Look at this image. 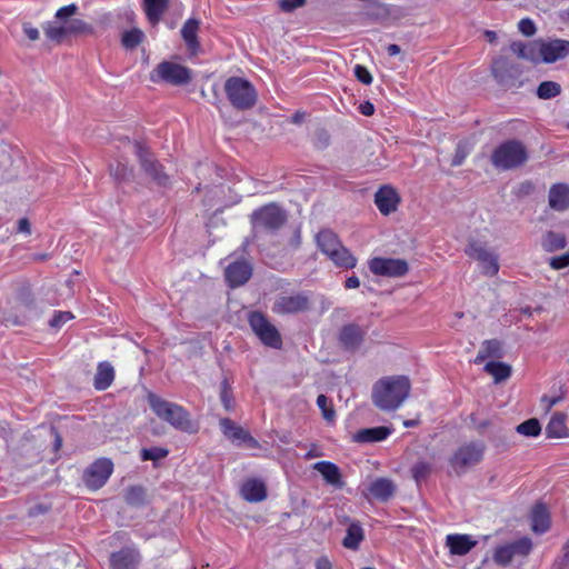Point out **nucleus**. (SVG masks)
<instances>
[{
  "instance_id": "obj_55",
  "label": "nucleus",
  "mask_w": 569,
  "mask_h": 569,
  "mask_svg": "<svg viewBox=\"0 0 569 569\" xmlns=\"http://www.w3.org/2000/svg\"><path fill=\"white\" fill-rule=\"evenodd\" d=\"M307 0H279V7L283 12H291L305 6Z\"/></svg>"
},
{
  "instance_id": "obj_28",
  "label": "nucleus",
  "mask_w": 569,
  "mask_h": 569,
  "mask_svg": "<svg viewBox=\"0 0 569 569\" xmlns=\"http://www.w3.org/2000/svg\"><path fill=\"white\" fill-rule=\"evenodd\" d=\"M549 207L556 211H565L569 208V186L558 182L550 187L548 196Z\"/></svg>"
},
{
  "instance_id": "obj_12",
  "label": "nucleus",
  "mask_w": 569,
  "mask_h": 569,
  "mask_svg": "<svg viewBox=\"0 0 569 569\" xmlns=\"http://www.w3.org/2000/svg\"><path fill=\"white\" fill-rule=\"evenodd\" d=\"M43 31L46 37L56 43H61L68 36L93 34L92 26L82 19H71L62 26L48 22L43 26Z\"/></svg>"
},
{
  "instance_id": "obj_44",
  "label": "nucleus",
  "mask_w": 569,
  "mask_h": 569,
  "mask_svg": "<svg viewBox=\"0 0 569 569\" xmlns=\"http://www.w3.org/2000/svg\"><path fill=\"white\" fill-rule=\"evenodd\" d=\"M508 545L511 549L513 557L515 556L527 557L532 550V541L528 537H522V538L515 540Z\"/></svg>"
},
{
  "instance_id": "obj_58",
  "label": "nucleus",
  "mask_w": 569,
  "mask_h": 569,
  "mask_svg": "<svg viewBox=\"0 0 569 569\" xmlns=\"http://www.w3.org/2000/svg\"><path fill=\"white\" fill-rule=\"evenodd\" d=\"M533 190H535L533 182L530 180H526V181H522L521 183H519V186L517 187L516 194L518 197H526V196L531 194L533 192Z\"/></svg>"
},
{
  "instance_id": "obj_31",
  "label": "nucleus",
  "mask_w": 569,
  "mask_h": 569,
  "mask_svg": "<svg viewBox=\"0 0 569 569\" xmlns=\"http://www.w3.org/2000/svg\"><path fill=\"white\" fill-rule=\"evenodd\" d=\"M551 520L548 508L538 502L531 510V530L535 533L542 535L550 529Z\"/></svg>"
},
{
  "instance_id": "obj_53",
  "label": "nucleus",
  "mask_w": 569,
  "mask_h": 569,
  "mask_svg": "<svg viewBox=\"0 0 569 569\" xmlns=\"http://www.w3.org/2000/svg\"><path fill=\"white\" fill-rule=\"evenodd\" d=\"M549 266L553 270H560L569 267V252H565L560 256H555L549 259Z\"/></svg>"
},
{
  "instance_id": "obj_7",
  "label": "nucleus",
  "mask_w": 569,
  "mask_h": 569,
  "mask_svg": "<svg viewBox=\"0 0 569 569\" xmlns=\"http://www.w3.org/2000/svg\"><path fill=\"white\" fill-rule=\"evenodd\" d=\"M38 310L37 299L31 284L26 281L17 291L16 306L12 311L3 315V322L7 326H24L30 313Z\"/></svg>"
},
{
  "instance_id": "obj_16",
  "label": "nucleus",
  "mask_w": 569,
  "mask_h": 569,
  "mask_svg": "<svg viewBox=\"0 0 569 569\" xmlns=\"http://www.w3.org/2000/svg\"><path fill=\"white\" fill-rule=\"evenodd\" d=\"M369 270L379 277L400 278L408 273L409 264L401 258L373 257L368 261Z\"/></svg>"
},
{
  "instance_id": "obj_1",
  "label": "nucleus",
  "mask_w": 569,
  "mask_h": 569,
  "mask_svg": "<svg viewBox=\"0 0 569 569\" xmlns=\"http://www.w3.org/2000/svg\"><path fill=\"white\" fill-rule=\"evenodd\" d=\"M410 391L411 382L407 376H388L375 382L371 399L378 409L395 411L406 401Z\"/></svg>"
},
{
  "instance_id": "obj_62",
  "label": "nucleus",
  "mask_w": 569,
  "mask_h": 569,
  "mask_svg": "<svg viewBox=\"0 0 569 569\" xmlns=\"http://www.w3.org/2000/svg\"><path fill=\"white\" fill-rule=\"evenodd\" d=\"M18 232H22V233H26V234H30L31 233V224H30V221H29L28 218H21L18 221Z\"/></svg>"
},
{
  "instance_id": "obj_23",
  "label": "nucleus",
  "mask_w": 569,
  "mask_h": 569,
  "mask_svg": "<svg viewBox=\"0 0 569 569\" xmlns=\"http://www.w3.org/2000/svg\"><path fill=\"white\" fill-rule=\"evenodd\" d=\"M140 562V553L133 547H124L110 556L111 569H137Z\"/></svg>"
},
{
  "instance_id": "obj_49",
  "label": "nucleus",
  "mask_w": 569,
  "mask_h": 569,
  "mask_svg": "<svg viewBox=\"0 0 569 569\" xmlns=\"http://www.w3.org/2000/svg\"><path fill=\"white\" fill-rule=\"evenodd\" d=\"M73 318L74 316L70 311H56L49 321V326L53 329H60L64 323Z\"/></svg>"
},
{
  "instance_id": "obj_29",
  "label": "nucleus",
  "mask_w": 569,
  "mask_h": 569,
  "mask_svg": "<svg viewBox=\"0 0 569 569\" xmlns=\"http://www.w3.org/2000/svg\"><path fill=\"white\" fill-rule=\"evenodd\" d=\"M200 21L194 18H189L181 28V36L186 42L187 49L190 54L194 56L200 49V42L198 39V31Z\"/></svg>"
},
{
  "instance_id": "obj_10",
  "label": "nucleus",
  "mask_w": 569,
  "mask_h": 569,
  "mask_svg": "<svg viewBox=\"0 0 569 569\" xmlns=\"http://www.w3.org/2000/svg\"><path fill=\"white\" fill-rule=\"evenodd\" d=\"M485 451L486 445L482 441L463 443L450 457V466L457 475L465 473L469 468L482 461Z\"/></svg>"
},
{
  "instance_id": "obj_47",
  "label": "nucleus",
  "mask_w": 569,
  "mask_h": 569,
  "mask_svg": "<svg viewBox=\"0 0 569 569\" xmlns=\"http://www.w3.org/2000/svg\"><path fill=\"white\" fill-rule=\"evenodd\" d=\"M431 463L427 461H418L411 469V473L417 483L426 480L431 473Z\"/></svg>"
},
{
  "instance_id": "obj_54",
  "label": "nucleus",
  "mask_w": 569,
  "mask_h": 569,
  "mask_svg": "<svg viewBox=\"0 0 569 569\" xmlns=\"http://www.w3.org/2000/svg\"><path fill=\"white\" fill-rule=\"evenodd\" d=\"M518 29L526 37H532L537 31L536 24L530 18L521 19Z\"/></svg>"
},
{
  "instance_id": "obj_26",
  "label": "nucleus",
  "mask_w": 569,
  "mask_h": 569,
  "mask_svg": "<svg viewBox=\"0 0 569 569\" xmlns=\"http://www.w3.org/2000/svg\"><path fill=\"white\" fill-rule=\"evenodd\" d=\"M313 469L322 476L328 485L337 489L343 488L345 481L342 480L341 471L336 463L322 460L316 462L313 465Z\"/></svg>"
},
{
  "instance_id": "obj_56",
  "label": "nucleus",
  "mask_w": 569,
  "mask_h": 569,
  "mask_svg": "<svg viewBox=\"0 0 569 569\" xmlns=\"http://www.w3.org/2000/svg\"><path fill=\"white\" fill-rule=\"evenodd\" d=\"M110 171H111V174H113L114 178L119 181L126 180L132 173V169L128 168L124 164H120V163L117 166L116 170H113L111 168Z\"/></svg>"
},
{
  "instance_id": "obj_11",
  "label": "nucleus",
  "mask_w": 569,
  "mask_h": 569,
  "mask_svg": "<svg viewBox=\"0 0 569 569\" xmlns=\"http://www.w3.org/2000/svg\"><path fill=\"white\" fill-rule=\"evenodd\" d=\"M248 323L259 340L267 347L280 349L282 338L278 329L269 321L267 316L258 310L248 315Z\"/></svg>"
},
{
  "instance_id": "obj_32",
  "label": "nucleus",
  "mask_w": 569,
  "mask_h": 569,
  "mask_svg": "<svg viewBox=\"0 0 569 569\" xmlns=\"http://www.w3.org/2000/svg\"><path fill=\"white\" fill-rule=\"evenodd\" d=\"M170 0H142V9L148 22L157 26L166 11L168 10Z\"/></svg>"
},
{
  "instance_id": "obj_37",
  "label": "nucleus",
  "mask_w": 569,
  "mask_h": 569,
  "mask_svg": "<svg viewBox=\"0 0 569 569\" xmlns=\"http://www.w3.org/2000/svg\"><path fill=\"white\" fill-rule=\"evenodd\" d=\"M567 238L563 233L547 231L541 238V247L546 252H555L565 249Z\"/></svg>"
},
{
  "instance_id": "obj_20",
  "label": "nucleus",
  "mask_w": 569,
  "mask_h": 569,
  "mask_svg": "<svg viewBox=\"0 0 569 569\" xmlns=\"http://www.w3.org/2000/svg\"><path fill=\"white\" fill-rule=\"evenodd\" d=\"M401 202L398 191L389 186H381L375 193V204L383 216L395 212Z\"/></svg>"
},
{
  "instance_id": "obj_50",
  "label": "nucleus",
  "mask_w": 569,
  "mask_h": 569,
  "mask_svg": "<svg viewBox=\"0 0 569 569\" xmlns=\"http://www.w3.org/2000/svg\"><path fill=\"white\" fill-rule=\"evenodd\" d=\"M561 551L562 556L553 560L550 569H569V539L563 543Z\"/></svg>"
},
{
  "instance_id": "obj_46",
  "label": "nucleus",
  "mask_w": 569,
  "mask_h": 569,
  "mask_svg": "<svg viewBox=\"0 0 569 569\" xmlns=\"http://www.w3.org/2000/svg\"><path fill=\"white\" fill-rule=\"evenodd\" d=\"M513 559L508 543L498 546L493 551V561L499 566H508Z\"/></svg>"
},
{
  "instance_id": "obj_39",
  "label": "nucleus",
  "mask_w": 569,
  "mask_h": 569,
  "mask_svg": "<svg viewBox=\"0 0 569 569\" xmlns=\"http://www.w3.org/2000/svg\"><path fill=\"white\" fill-rule=\"evenodd\" d=\"M144 40V33L139 28L126 30L121 36V44L127 50H133Z\"/></svg>"
},
{
  "instance_id": "obj_36",
  "label": "nucleus",
  "mask_w": 569,
  "mask_h": 569,
  "mask_svg": "<svg viewBox=\"0 0 569 569\" xmlns=\"http://www.w3.org/2000/svg\"><path fill=\"white\" fill-rule=\"evenodd\" d=\"M502 345L497 339L485 340L473 360L475 363L480 365L488 358H501Z\"/></svg>"
},
{
  "instance_id": "obj_61",
  "label": "nucleus",
  "mask_w": 569,
  "mask_h": 569,
  "mask_svg": "<svg viewBox=\"0 0 569 569\" xmlns=\"http://www.w3.org/2000/svg\"><path fill=\"white\" fill-rule=\"evenodd\" d=\"M358 109L361 114L367 117H370L375 113V106L370 101L360 103Z\"/></svg>"
},
{
  "instance_id": "obj_24",
  "label": "nucleus",
  "mask_w": 569,
  "mask_h": 569,
  "mask_svg": "<svg viewBox=\"0 0 569 569\" xmlns=\"http://www.w3.org/2000/svg\"><path fill=\"white\" fill-rule=\"evenodd\" d=\"M366 332L356 323L345 325L339 332V342L343 349L353 351L363 342Z\"/></svg>"
},
{
  "instance_id": "obj_41",
  "label": "nucleus",
  "mask_w": 569,
  "mask_h": 569,
  "mask_svg": "<svg viewBox=\"0 0 569 569\" xmlns=\"http://www.w3.org/2000/svg\"><path fill=\"white\" fill-rule=\"evenodd\" d=\"M220 401L227 411L234 409V398L230 380L224 377L220 382Z\"/></svg>"
},
{
  "instance_id": "obj_2",
  "label": "nucleus",
  "mask_w": 569,
  "mask_h": 569,
  "mask_svg": "<svg viewBox=\"0 0 569 569\" xmlns=\"http://www.w3.org/2000/svg\"><path fill=\"white\" fill-rule=\"evenodd\" d=\"M148 403L158 418L174 429L189 435L199 432L198 421L193 420L190 412L182 406L167 401L152 392L148 395Z\"/></svg>"
},
{
  "instance_id": "obj_8",
  "label": "nucleus",
  "mask_w": 569,
  "mask_h": 569,
  "mask_svg": "<svg viewBox=\"0 0 569 569\" xmlns=\"http://www.w3.org/2000/svg\"><path fill=\"white\" fill-rule=\"evenodd\" d=\"M256 231L277 232L287 222V213L277 203L271 202L256 209L250 216Z\"/></svg>"
},
{
  "instance_id": "obj_59",
  "label": "nucleus",
  "mask_w": 569,
  "mask_h": 569,
  "mask_svg": "<svg viewBox=\"0 0 569 569\" xmlns=\"http://www.w3.org/2000/svg\"><path fill=\"white\" fill-rule=\"evenodd\" d=\"M510 49L515 54L522 59L526 56L525 51L527 49V43L515 41L510 44Z\"/></svg>"
},
{
  "instance_id": "obj_38",
  "label": "nucleus",
  "mask_w": 569,
  "mask_h": 569,
  "mask_svg": "<svg viewBox=\"0 0 569 569\" xmlns=\"http://www.w3.org/2000/svg\"><path fill=\"white\" fill-rule=\"evenodd\" d=\"M485 371L492 376L495 383H500L510 378L511 366L500 361H489L485 365Z\"/></svg>"
},
{
  "instance_id": "obj_18",
  "label": "nucleus",
  "mask_w": 569,
  "mask_h": 569,
  "mask_svg": "<svg viewBox=\"0 0 569 569\" xmlns=\"http://www.w3.org/2000/svg\"><path fill=\"white\" fill-rule=\"evenodd\" d=\"M310 309L309 296L298 292L290 296H280L272 306V311L277 315H291L305 312Z\"/></svg>"
},
{
  "instance_id": "obj_63",
  "label": "nucleus",
  "mask_w": 569,
  "mask_h": 569,
  "mask_svg": "<svg viewBox=\"0 0 569 569\" xmlns=\"http://www.w3.org/2000/svg\"><path fill=\"white\" fill-rule=\"evenodd\" d=\"M316 569H333L328 557L322 556L316 560Z\"/></svg>"
},
{
  "instance_id": "obj_27",
  "label": "nucleus",
  "mask_w": 569,
  "mask_h": 569,
  "mask_svg": "<svg viewBox=\"0 0 569 569\" xmlns=\"http://www.w3.org/2000/svg\"><path fill=\"white\" fill-rule=\"evenodd\" d=\"M240 493L248 502H260L267 498V488L263 481L249 478L242 483Z\"/></svg>"
},
{
  "instance_id": "obj_3",
  "label": "nucleus",
  "mask_w": 569,
  "mask_h": 569,
  "mask_svg": "<svg viewBox=\"0 0 569 569\" xmlns=\"http://www.w3.org/2000/svg\"><path fill=\"white\" fill-rule=\"evenodd\" d=\"M529 153L522 141L509 139L499 143L490 156L492 166L498 170H512L522 167Z\"/></svg>"
},
{
  "instance_id": "obj_30",
  "label": "nucleus",
  "mask_w": 569,
  "mask_h": 569,
  "mask_svg": "<svg viewBox=\"0 0 569 569\" xmlns=\"http://www.w3.org/2000/svg\"><path fill=\"white\" fill-rule=\"evenodd\" d=\"M392 433V429L386 426L363 428L353 435V440L359 443H375L386 440Z\"/></svg>"
},
{
  "instance_id": "obj_60",
  "label": "nucleus",
  "mask_w": 569,
  "mask_h": 569,
  "mask_svg": "<svg viewBox=\"0 0 569 569\" xmlns=\"http://www.w3.org/2000/svg\"><path fill=\"white\" fill-rule=\"evenodd\" d=\"M23 32L26 37L31 41L39 39V30L36 27H32L30 23H26L23 26Z\"/></svg>"
},
{
  "instance_id": "obj_57",
  "label": "nucleus",
  "mask_w": 569,
  "mask_h": 569,
  "mask_svg": "<svg viewBox=\"0 0 569 569\" xmlns=\"http://www.w3.org/2000/svg\"><path fill=\"white\" fill-rule=\"evenodd\" d=\"M526 56L522 59L537 61L539 56V42H530L527 43V49L525 51Z\"/></svg>"
},
{
  "instance_id": "obj_42",
  "label": "nucleus",
  "mask_w": 569,
  "mask_h": 569,
  "mask_svg": "<svg viewBox=\"0 0 569 569\" xmlns=\"http://www.w3.org/2000/svg\"><path fill=\"white\" fill-rule=\"evenodd\" d=\"M124 500L130 506H142L146 500V491L140 486H131L126 490Z\"/></svg>"
},
{
  "instance_id": "obj_35",
  "label": "nucleus",
  "mask_w": 569,
  "mask_h": 569,
  "mask_svg": "<svg viewBox=\"0 0 569 569\" xmlns=\"http://www.w3.org/2000/svg\"><path fill=\"white\" fill-rule=\"evenodd\" d=\"M365 540V531L359 522H351L347 530L346 536L342 539V546L349 550H358L361 542Z\"/></svg>"
},
{
  "instance_id": "obj_22",
  "label": "nucleus",
  "mask_w": 569,
  "mask_h": 569,
  "mask_svg": "<svg viewBox=\"0 0 569 569\" xmlns=\"http://www.w3.org/2000/svg\"><path fill=\"white\" fill-rule=\"evenodd\" d=\"M252 274V268L249 262L244 260H237L231 262L224 271V277L230 288H237L244 284Z\"/></svg>"
},
{
  "instance_id": "obj_52",
  "label": "nucleus",
  "mask_w": 569,
  "mask_h": 569,
  "mask_svg": "<svg viewBox=\"0 0 569 569\" xmlns=\"http://www.w3.org/2000/svg\"><path fill=\"white\" fill-rule=\"evenodd\" d=\"M355 76H356L357 80L363 84L369 86L372 83L373 78H372L370 71L368 70V68L365 66L357 64L355 67Z\"/></svg>"
},
{
  "instance_id": "obj_40",
  "label": "nucleus",
  "mask_w": 569,
  "mask_h": 569,
  "mask_svg": "<svg viewBox=\"0 0 569 569\" xmlns=\"http://www.w3.org/2000/svg\"><path fill=\"white\" fill-rule=\"evenodd\" d=\"M562 89L560 83L551 80L542 81L537 88V97L542 100H548L558 97Z\"/></svg>"
},
{
  "instance_id": "obj_5",
  "label": "nucleus",
  "mask_w": 569,
  "mask_h": 569,
  "mask_svg": "<svg viewBox=\"0 0 569 569\" xmlns=\"http://www.w3.org/2000/svg\"><path fill=\"white\" fill-rule=\"evenodd\" d=\"M224 92L230 104L239 111L252 109L258 100L254 86L242 77H230L224 82Z\"/></svg>"
},
{
  "instance_id": "obj_6",
  "label": "nucleus",
  "mask_w": 569,
  "mask_h": 569,
  "mask_svg": "<svg viewBox=\"0 0 569 569\" xmlns=\"http://www.w3.org/2000/svg\"><path fill=\"white\" fill-rule=\"evenodd\" d=\"M490 72L497 84L506 90L519 89L525 84L522 66L508 57H496L491 62Z\"/></svg>"
},
{
  "instance_id": "obj_13",
  "label": "nucleus",
  "mask_w": 569,
  "mask_h": 569,
  "mask_svg": "<svg viewBox=\"0 0 569 569\" xmlns=\"http://www.w3.org/2000/svg\"><path fill=\"white\" fill-rule=\"evenodd\" d=\"M113 472V462L109 458H98L83 471L82 480L90 490L102 488Z\"/></svg>"
},
{
  "instance_id": "obj_9",
  "label": "nucleus",
  "mask_w": 569,
  "mask_h": 569,
  "mask_svg": "<svg viewBox=\"0 0 569 569\" xmlns=\"http://www.w3.org/2000/svg\"><path fill=\"white\" fill-rule=\"evenodd\" d=\"M153 83L166 82L171 86H186L192 80V70L172 61H162L150 72Z\"/></svg>"
},
{
  "instance_id": "obj_64",
  "label": "nucleus",
  "mask_w": 569,
  "mask_h": 569,
  "mask_svg": "<svg viewBox=\"0 0 569 569\" xmlns=\"http://www.w3.org/2000/svg\"><path fill=\"white\" fill-rule=\"evenodd\" d=\"M360 286V280L357 276L348 277L345 281V288L346 289H356Z\"/></svg>"
},
{
  "instance_id": "obj_19",
  "label": "nucleus",
  "mask_w": 569,
  "mask_h": 569,
  "mask_svg": "<svg viewBox=\"0 0 569 569\" xmlns=\"http://www.w3.org/2000/svg\"><path fill=\"white\" fill-rule=\"evenodd\" d=\"M397 490L396 483L383 477L376 478L362 491L363 497L368 500H378L386 502L391 499Z\"/></svg>"
},
{
  "instance_id": "obj_48",
  "label": "nucleus",
  "mask_w": 569,
  "mask_h": 569,
  "mask_svg": "<svg viewBox=\"0 0 569 569\" xmlns=\"http://www.w3.org/2000/svg\"><path fill=\"white\" fill-rule=\"evenodd\" d=\"M317 406L322 412L323 418L327 421H333L336 411L329 402V399L325 395H319L317 398Z\"/></svg>"
},
{
  "instance_id": "obj_25",
  "label": "nucleus",
  "mask_w": 569,
  "mask_h": 569,
  "mask_svg": "<svg viewBox=\"0 0 569 569\" xmlns=\"http://www.w3.org/2000/svg\"><path fill=\"white\" fill-rule=\"evenodd\" d=\"M477 543V540L472 539L469 535L450 533L446 537V546L449 548L450 553L455 556L467 555Z\"/></svg>"
},
{
  "instance_id": "obj_43",
  "label": "nucleus",
  "mask_w": 569,
  "mask_h": 569,
  "mask_svg": "<svg viewBox=\"0 0 569 569\" xmlns=\"http://www.w3.org/2000/svg\"><path fill=\"white\" fill-rule=\"evenodd\" d=\"M516 430L526 437H538L541 432V426L538 419L530 418L518 425Z\"/></svg>"
},
{
  "instance_id": "obj_15",
  "label": "nucleus",
  "mask_w": 569,
  "mask_h": 569,
  "mask_svg": "<svg viewBox=\"0 0 569 569\" xmlns=\"http://www.w3.org/2000/svg\"><path fill=\"white\" fill-rule=\"evenodd\" d=\"M466 254L477 260L481 264L482 273L488 277H495L499 272L498 257L488 250L485 242L478 240L469 241Z\"/></svg>"
},
{
  "instance_id": "obj_33",
  "label": "nucleus",
  "mask_w": 569,
  "mask_h": 569,
  "mask_svg": "<svg viewBox=\"0 0 569 569\" xmlns=\"http://www.w3.org/2000/svg\"><path fill=\"white\" fill-rule=\"evenodd\" d=\"M568 416L565 412H555L546 426L547 438H567L569 428L567 427Z\"/></svg>"
},
{
  "instance_id": "obj_14",
  "label": "nucleus",
  "mask_w": 569,
  "mask_h": 569,
  "mask_svg": "<svg viewBox=\"0 0 569 569\" xmlns=\"http://www.w3.org/2000/svg\"><path fill=\"white\" fill-rule=\"evenodd\" d=\"M136 156L143 171L159 186L169 183V176L163 166L153 157L150 150L140 141L134 142Z\"/></svg>"
},
{
  "instance_id": "obj_4",
  "label": "nucleus",
  "mask_w": 569,
  "mask_h": 569,
  "mask_svg": "<svg viewBox=\"0 0 569 569\" xmlns=\"http://www.w3.org/2000/svg\"><path fill=\"white\" fill-rule=\"evenodd\" d=\"M316 239L320 251L327 256L336 267L353 269L357 266V258L342 244L339 237L331 230H320Z\"/></svg>"
},
{
  "instance_id": "obj_17",
  "label": "nucleus",
  "mask_w": 569,
  "mask_h": 569,
  "mask_svg": "<svg viewBox=\"0 0 569 569\" xmlns=\"http://www.w3.org/2000/svg\"><path fill=\"white\" fill-rule=\"evenodd\" d=\"M220 428L223 436L238 447H246L249 449H261L260 442L250 435L248 430L238 426L230 418L220 419Z\"/></svg>"
},
{
  "instance_id": "obj_51",
  "label": "nucleus",
  "mask_w": 569,
  "mask_h": 569,
  "mask_svg": "<svg viewBox=\"0 0 569 569\" xmlns=\"http://www.w3.org/2000/svg\"><path fill=\"white\" fill-rule=\"evenodd\" d=\"M79 8L76 3L63 6L57 10L54 18L67 23V19L76 14Z\"/></svg>"
},
{
  "instance_id": "obj_45",
  "label": "nucleus",
  "mask_w": 569,
  "mask_h": 569,
  "mask_svg": "<svg viewBox=\"0 0 569 569\" xmlns=\"http://www.w3.org/2000/svg\"><path fill=\"white\" fill-rule=\"evenodd\" d=\"M168 455L169 450L162 447L142 448L140 451V457L142 461H158L167 458Z\"/></svg>"
},
{
  "instance_id": "obj_34",
  "label": "nucleus",
  "mask_w": 569,
  "mask_h": 569,
  "mask_svg": "<svg viewBox=\"0 0 569 569\" xmlns=\"http://www.w3.org/2000/svg\"><path fill=\"white\" fill-rule=\"evenodd\" d=\"M114 380V369L113 367L107 362H99L97 367V372L93 380V386L99 391L107 390Z\"/></svg>"
},
{
  "instance_id": "obj_21",
  "label": "nucleus",
  "mask_w": 569,
  "mask_h": 569,
  "mask_svg": "<svg viewBox=\"0 0 569 569\" xmlns=\"http://www.w3.org/2000/svg\"><path fill=\"white\" fill-rule=\"evenodd\" d=\"M569 54V41L555 39L550 41H539V56L546 63H553Z\"/></svg>"
}]
</instances>
